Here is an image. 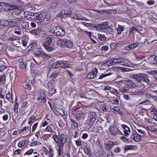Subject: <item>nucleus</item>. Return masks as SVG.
Here are the masks:
<instances>
[{"label": "nucleus", "instance_id": "1", "mask_svg": "<svg viewBox=\"0 0 157 157\" xmlns=\"http://www.w3.org/2000/svg\"><path fill=\"white\" fill-rule=\"evenodd\" d=\"M131 78L136 80L138 82L136 87H139L140 89L144 88L145 85H151L152 82L151 78L146 74L143 73L133 74L131 75Z\"/></svg>", "mask_w": 157, "mask_h": 157}, {"label": "nucleus", "instance_id": "2", "mask_svg": "<svg viewBox=\"0 0 157 157\" xmlns=\"http://www.w3.org/2000/svg\"><path fill=\"white\" fill-rule=\"evenodd\" d=\"M51 31L52 33L53 34L59 36H64L65 33V32L63 28L59 26H57L53 28Z\"/></svg>", "mask_w": 157, "mask_h": 157}, {"label": "nucleus", "instance_id": "3", "mask_svg": "<svg viewBox=\"0 0 157 157\" xmlns=\"http://www.w3.org/2000/svg\"><path fill=\"white\" fill-rule=\"evenodd\" d=\"M58 43L62 47L67 48H71L74 45L73 42L71 40L68 39H59L58 41Z\"/></svg>", "mask_w": 157, "mask_h": 157}, {"label": "nucleus", "instance_id": "4", "mask_svg": "<svg viewBox=\"0 0 157 157\" xmlns=\"http://www.w3.org/2000/svg\"><path fill=\"white\" fill-rule=\"evenodd\" d=\"M35 55L34 62L38 65L40 64L41 62L44 58V57L45 56V53L42 51H40L35 53Z\"/></svg>", "mask_w": 157, "mask_h": 157}, {"label": "nucleus", "instance_id": "5", "mask_svg": "<svg viewBox=\"0 0 157 157\" xmlns=\"http://www.w3.org/2000/svg\"><path fill=\"white\" fill-rule=\"evenodd\" d=\"M96 113L95 112H90L86 120L87 124L90 127L96 121Z\"/></svg>", "mask_w": 157, "mask_h": 157}, {"label": "nucleus", "instance_id": "6", "mask_svg": "<svg viewBox=\"0 0 157 157\" xmlns=\"http://www.w3.org/2000/svg\"><path fill=\"white\" fill-rule=\"evenodd\" d=\"M37 17V19L40 21V22L43 25L47 24L49 22V20L46 17L45 13L39 14Z\"/></svg>", "mask_w": 157, "mask_h": 157}, {"label": "nucleus", "instance_id": "7", "mask_svg": "<svg viewBox=\"0 0 157 157\" xmlns=\"http://www.w3.org/2000/svg\"><path fill=\"white\" fill-rule=\"evenodd\" d=\"M109 133L113 136H115L116 135L121 132L117 128L113 125L109 126L108 128Z\"/></svg>", "mask_w": 157, "mask_h": 157}, {"label": "nucleus", "instance_id": "8", "mask_svg": "<svg viewBox=\"0 0 157 157\" xmlns=\"http://www.w3.org/2000/svg\"><path fill=\"white\" fill-rule=\"evenodd\" d=\"M49 94L51 95L55 94L56 89L55 88V85L53 81H50L48 84Z\"/></svg>", "mask_w": 157, "mask_h": 157}, {"label": "nucleus", "instance_id": "9", "mask_svg": "<svg viewBox=\"0 0 157 157\" xmlns=\"http://www.w3.org/2000/svg\"><path fill=\"white\" fill-rule=\"evenodd\" d=\"M140 100L138 101V104L139 105L143 104V106L145 108H144V109L147 110L150 109L152 107V105L151 104V102L149 100H147L146 101L140 102Z\"/></svg>", "mask_w": 157, "mask_h": 157}, {"label": "nucleus", "instance_id": "10", "mask_svg": "<svg viewBox=\"0 0 157 157\" xmlns=\"http://www.w3.org/2000/svg\"><path fill=\"white\" fill-rule=\"evenodd\" d=\"M72 14L71 11L64 10L60 12L57 15V17L63 18L67 17H69Z\"/></svg>", "mask_w": 157, "mask_h": 157}, {"label": "nucleus", "instance_id": "11", "mask_svg": "<svg viewBox=\"0 0 157 157\" xmlns=\"http://www.w3.org/2000/svg\"><path fill=\"white\" fill-rule=\"evenodd\" d=\"M147 61L151 65H155L157 63V56L152 55L147 59Z\"/></svg>", "mask_w": 157, "mask_h": 157}, {"label": "nucleus", "instance_id": "12", "mask_svg": "<svg viewBox=\"0 0 157 157\" xmlns=\"http://www.w3.org/2000/svg\"><path fill=\"white\" fill-rule=\"evenodd\" d=\"M98 70L96 68H94L92 72H90L87 75V78L91 79L94 78L97 74Z\"/></svg>", "mask_w": 157, "mask_h": 157}, {"label": "nucleus", "instance_id": "13", "mask_svg": "<svg viewBox=\"0 0 157 157\" xmlns=\"http://www.w3.org/2000/svg\"><path fill=\"white\" fill-rule=\"evenodd\" d=\"M9 4L0 2V11L1 12H6L9 11Z\"/></svg>", "mask_w": 157, "mask_h": 157}, {"label": "nucleus", "instance_id": "14", "mask_svg": "<svg viewBox=\"0 0 157 157\" xmlns=\"http://www.w3.org/2000/svg\"><path fill=\"white\" fill-rule=\"evenodd\" d=\"M60 145L62 147L67 141V137L65 134H62L59 138Z\"/></svg>", "mask_w": 157, "mask_h": 157}, {"label": "nucleus", "instance_id": "15", "mask_svg": "<svg viewBox=\"0 0 157 157\" xmlns=\"http://www.w3.org/2000/svg\"><path fill=\"white\" fill-rule=\"evenodd\" d=\"M139 45L138 43H134L127 46L125 48V49L127 51H130L133 50L137 48Z\"/></svg>", "mask_w": 157, "mask_h": 157}, {"label": "nucleus", "instance_id": "16", "mask_svg": "<svg viewBox=\"0 0 157 157\" xmlns=\"http://www.w3.org/2000/svg\"><path fill=\"white\" fill-rule=\"evenodd\" d=\"M130 138L133 139L134 141L136 142L140 141L142 140L140 135L136 132L135 133H133L131 135Z\"/></svg>", "mask_w": 157, "mask_h": 157}, {"label": "nucleus", "instance_id": "17", "mask_svg": "<svg viewBox=\"0 0 157 157\" xmlns=\"http://www.w3.org/2000/svg\"><path fill=\"white\" fill-rule=\"evenodd\" d=\"M19 62L20 68L21 70L25 69L26 67L27 63L26 61L22 59L21 58L18 59Z\"/></svg>", "mask_w": 157, "mask_h": 157}, {"label": "nucleus", "instance_id": "18", "mask_svg": "<svg viewBox=\"0 0 157 157\" xmlns=\"http://www.w3.org/2000/svg\"><path fill=\"white\" fill-rule=\"evenodd\" d=\"M62 74L61 71L60 69L55 71L51 74L50 78L54 79L56 78L58 75H61Z\"/></svg>", "mask_w": 157, "mask_h": 157}, {"label": "nucleus", "instance_id": "19", "mask_svg": "<svg viewBox=\"0 0 157 157\" xmlns=\"http://www.w3.org/2000/svg\"><path fill=\"white\" fill-rule=\"evenodd\" d=\"M41 31V29L40 28H38L36 29H34L32 30H30L29 31V33L33 35L37 36L40 34Z\"/></svg>", "mask_w": 157, "mask_h": 157}, {"label": "nucleus", "instance_id": "20", "mask_svg": "<svg viewBox=\"0 0 157 157\" xmlns=\"http://www.w3.org/2000/svg\"><path fill=\"white\" fill-rule=\"evenodd\" d=\"M111 109L112 112L115 113L116 114L117 113L121 116H122L123 115L122 111L117 106H115L113 108Z\"/></svg>", "mask_w": 157, "mask_h": 157}, {"label": "nucleus", "instance_id": "21", "mask_svg": "<svg viewBox=\"0 0 157 157\" xmlns=\"http://www.w3.org/2000/svg\"><path fill=\"white\" fill-rule=\"evenodd\" d=\"M19 23L22 27L25 29H28L29 28L30 29H31V28L29 26V23L24 20L20 21Z\"/></svg>", "mask_w": 157, "mask_h": 157}, {"label": "nucleus", "instance_id": "22", "mask_svg": "<svg viewBox=\"0 0 157 157\" xmlns=\"http://www.w3.org/2000/svg\"><path fill=\"white\" fill-rule=\"evenodd\" d=\"M121 127L124 130V132L125 135L126 136H128L129 135V133L128 132H130V129L127 126L124 125H121Z\"/></svg>", "mask_w": 157, "mask_h": 157}, {"label": "nucleus", "instance_id": "23", "mask_svg": "<svg viewBox=\"0 0 157 157\" xmlns=\"http://www.w3.org/2000/svg\"><path fill=\"white\" fill-rule=\"evenodd\" d=\"M7 40L9 41L11 40L12 41L13 43L14 41H17V42H19L20 41V38L18 36L12 35L10 37L8 38Z\"/></svg>", "mask_w": 157, "mask_h": 157}, {"label": "nucleus", "instance_id": "24", "mask_svg": "<svg viewBox=\"0 0 157 157\" xmlns=\"http://www.w3.org/2000/svg\"><path fill=\"white\" fill-rule=\"evenodd\" d=\"M60 67L67 68L69 67V62L67 61L60 60Z\"/></svg>", "mask_w": 157, "mask_h": 157}, {"label": "nucleus", "instance_id": "25", "mask_svg": "<svg viewBox=\"0 0 157 157\" xmlns=\"http://www.w3.org/2000/svg\"><path fill=\"white\" fill-rule=\"evenodd\" d=\"M21 12L20 11H14L12 13V15L13 17L16 19H19L21 17L20 14ZM21 17L22 16H21Z\"/></svg>", "mask_w": 157, "mask_h": 157}, {"label": "nucleus", "instance_id": "26", "mask_svg": "<svg viewBox=\"0 0 157 157\" xmlns=\"http://www.w3.org/2000/svg\"><path fill=\"white\" fill-rule=\"evenodd\" d=\"M50 44H43V47L48 52H51L53 50L54 47L53 46H49Z\"/></svg>", "mask_w": 157, "mask_h": 157}, {"label": "nucleus", "instance_id": "27", "mask_svg": "<svg viewBox=\"0 0 157 157\" xmlns=\"http://www.w3.org/2000/svg\"><path fill=\"white\" fill-rule=\"evenodd\" d=\"M126 85L128 86L129 87H132V86L133 87L134 86H136V85L134 84V82L130 80H127L125 82Z\"/></svg>", "mask_w": 157, "mask_h": 157}, {"label": "nucleus", "instance_id": "28", "mask_svg": "<svg viewBox=\"0 0 157 157\" xmlns=\"http://www.w3.org/2000/svg\"><path fill=\"white\" fill-rule=\"evenodd\" d=\"M76 116V119L77 120H79L82 116V112L81 111H76L73 113Z\"/></svg>", "mask_w": 157, "mask_h": 157}, {"label": "nucleus", "instance_id": "29", "mask_svg": "<svg viewBox=\"0 0 157 157\" xmlns=\"http://www.w3.org/2000/svg\"><path fill=\"white\" fill-rule=\"evenodd\" d=\"M60 60L57 61L53 63L52 65V68L55 69L60 67Z\"/></svg>", "mask_w": 157, "mask_h": 157}, {"label": "nucleus", "instance_id": "30", "mask_svg": "<svg viewBox=\"0 0 157 157\" xmlns=\"http://www.w3.org/2000/svg\"><path fill=\"white\" fill-rule=\"evenodd\" d=\"M54 37L53 36L48 37L46 38L45 42L44 44H51V43Z\"/></svg>", "mask_w": 157, "mask_h": 157}, {"label": "nucleus", "instance_id": "31", "mask_svg": "<svg viewBox=\"0 0 157 157\" xmlns=\"http://www.w3.org/2000/svg\"><path fill=\"white\" fill-rule=\"evenodd\" d=\"M102 28L103 31H105L106 28L109 26L108 22H103L101 24H100Z\"/></svg>", "mask_w": 157, "mask_h": 157}, {"label": "nucleus", "instance_id": "32", "mask_svg": "<svg viewBox=\"0 0 157 157\" xmlns=\"http://www.w3.org/2000/svg\"><path fill=\"white\" fill-rule=\"evenodd\" d=\"M104 32H106L107 33L113 34V29L110 26H108V27H107L105 29V30L104 31Z\"/></svg>", "mask_w": 157, "mask_h": 157}, {"label": "nucleus", "instance_id": "33", "mask_svg": "<svg viewBox=\"0 0 157 157\" xmlns=\"http://www.w3.org/2000/svg\"><path fill=\"white\" fill-rule=\"evenodd\" d=\"M84 153L86 155H87L90 156L91 155V150L90 148L86 147L83 148Z\"/></svg>", "mask_w": 157, "mask_h": 157}, {"label": "nucleus", "instance_id": "34", "mask_svg": "<svg viewBox=\"0 0 157 157\" xmlns=\"http://www.w3.org/2000/svg\"><path fill=\"white\" fill-rule=\"evenodd\" d=\"M109 90H110V92H111L112 94H115V95L118 96V92L117 90H116L115 89L112 88V87H110L109 88Z\"/></svg>", "mask_w": 157, "mask_h": 157}, {"label": "nucleus", "instance_id": "35", "mask_svg": "<svg viewBox=\"0 0 157 157\" xmlns=\"http://www.w3.org/2000/svg\"><path fill=\"white\" fill-rule=\"evenodd\" d=\"M38 101L41 103H44L46 101V99L45 96L43 97H38Z\"/></svg>", "mask_w": 157, "mask_h": 157}, {"label": "nucleus", "instance_id": "36", "mask_svg": "<svg viewBox=\"0 0 157 157\" xmlns=\"http://www.w3.org/2000/svg\"><path fill=\"white\" fill-rule=\"evenodd\" d=\"M114 60L116 61V60H117L118 61L117 62H118V63H124V62H125L127 60L126 59H124L123 58H117V59H113Z\"/></svg>", "mask_w": 157, "mask_h": 157}, {"label": "nucleus", "instance_id": "37", "mask_svg": "<svg viewBox=\"0 0 157 157\" xmlns=\"http://www.w3.org/2000/svg\"><path fill=\"white\" fill-rule=\"evenodd\" d=\"M27 140L25 139H23L22 141L20 142L18 144V146L20 148H21L23 147L26 144Z\"/></svg>", "mask_w": 157, "mask_h": 157}, {"label": "nucleus", "instance_id": "38", "mask_svg": "<svg viewBox=\"0 0 157 157\" xmlns=\"http://www.w3.org/2000/svg\"><path fill=\"white\" fill-rule=\"evenodd\" d=\"M135 147V146L134 145H126L124 147L125 151H127L128 150H132L133 148Z\"/></svg>", "mask_w": 157, "mask_h": 157}, {"label": "nucleus", "instance_id": "39", "mask_svg": "<svg viewBox=\"0 0 157 157\" xmlns=\"http://www.w3.org/2000/svg\"><path fill=\"white\" fill-rule=\"evenodd\" d=\"M9 11L18 9L17 6L13 4H9Z\"/></svg>", "mask_w": 157, "mask_h": 157}, {"label": "nucleus", "instance_id": "40", "mask_svg": "<svg viewBox=\"0 0 157 157\" xmlns=\"http://www.w3.org/2000/svg\"><path fill=\"white\" fill-rule=\"evenodd\" d=\"M105 148L107 151L110 150L111 149V147L110 144H109V141L106 142L104 144Z\"/></svg>", "mask_w": 157, "mask_h": 157}, {"label": "nucleus", "instance_id": "41", "mask_svg": "<svg viewBox=\"0 0 157 157\" xmlns=\"http://www.w3.org/2000/svg\"><path fill=\"white\" fill-rule=\"evenodd\" d=\"M114 61L113 59V60L109 59L105 62V64L108 66L112 65V64H114Z\"/></svg>", "mask_w": 157, "mask_h": 157}, {"label": "nucleus", "instance_id": "42", "mask_svg": "<svg viewBox=\"0 0 157 157\" xmlns=\"http://www.w3.org/2000/svg\"><path fill=\"white\" fill-rule=\"evenodd\" d=\"M124 30L123 27L121 26V25H119V26L117 28V33L118 34H120L121 32Z\"/></svg>", "mask_w": 157, "mask_h": 157}, {"label": "nucleus", "instance_id": "43", "mask_svg": "<svg viewBox=\"0 0 157 157\" xmlns=\"http://www.w3.org/2000/svg\"><path fill=\"white\" fill-rule=\"evenodd\" d=\"M41 96L43 97L45 96V92L42 89L40 90L38 92V97Z\"/></svg>", "mask_w": 157, "mask_h": 157}, {"label": "nucleus", "instance_id": "44", "mask_svg": "<svg viewBox=\"0 0 157 157\" xmlns=\"http://www.w3.org/2000/svg\"><path fill=\"white\" fill-rule=\"evenodd\" d=\"M127 86L126 85V86H124L123 87H121V91L122 92L130 93L129 90L126 88Z\"/></svg>", "mask_w": 157, "mask_h": 157}, {"label": "nucleus", "instance_id": "45", "mask_svg": "<svg viewBox=\"0 0 157 157\" xmlns=\"http://www.w3.org/2000/svg\"><path fill=\"white\" fill-rule=\"evenodd\" d=\"M71 17L74 18L78 20H84L83 18H82L81 17L78 16L77 14H74L73 15V16H71Z\"/></svg>", "mask_w": 157, "mask_h": 157}, {"label": "nucleus", "instance_id": "46", "mask_svg": "<svg viewBox=\"0 0 157 157\" xmlns=\"http://www.w3.org/2000/svg\"><path fill=\"white\" fill-rule=\"evenodd\" d=\"M24 87L26 89L29 90H30L31 89V86L30 84L26 82L24 84Z\"/></svg>", "mask_w": 157, "mask_h": 157}, {"label": "nucleus", "instance_id": "47", "mask_svg": "<svg viewBox=\"0 0 157 157\" xmlns=\"http://www.w3.org/2000/svg\"><path fill=\"white\" fill-rule=\"evenodd\" d=\"M98 36L99 37V39L101 41L105 40L106 38V37L104 35H102L98 34Z\"/></svg>", "mask_w": 157, "mask_h": 157}, {"label": "nucleus", "instance_id": "48", "mask_svg": "<svg viewBox=\"0 0 157 157\" xmlns=\"http://www.w3.org/2000/svg\"><path fill=\"white\" fill-rule=\"evenodd\" d=\"M54 141L57 144H58L59 143V138L58 137L57 135H53L52 136Z\"/></svg>", "mask_w": 157, "mask_h": 157}, {"label": "nucleus", "instance_id": "49", "mask_svg": "<svg viewBox=\"0 0 157 157\" xmlns=\"http://www.w3.org/2000/svg\"><path fill=\"white\" fill-rule=\"evenodd\" d=\"M135 30H138L135 27H132L129 29V32L128 35L130 36V35H131L133 32Z\"/></svg>", "mask_w": 157, "mask_h": 157}, {"label": "nucleus", "instance_id": "50", "mask_svg": "<svg viewBox=\"0 0 157 157\" xmlns=\"http://www.w3.org/2000/svg\"><path fill=\"white\" fill-rule=\"evenodd\" d=\"M18 103L17 102H16L15 104V106L14 107V112L15 113H17L18 112Z\"/></svg>", "mask_w": 157, "mask_h": 157}, {"label": "nucleus", "instance_id": "51", "mask_svg": "<svg viewBox=\"0 0 157 157\" xmlns=\"http://www.w3.org/2000/svg\"><path fill=\"white\" fill-rule=\"evenodd\" d=\"M71 122V124L73 125V126L75 128H77L78 126V124L77 122H75V120L72 119H70Z\"/></svg>", "mask_w": 157, "mask_h": 157}, {"label": "nucleus", "instance_id": "52", "mask_svg": "<svg viewBox=\"0 0 157 157\" xmlns=\"http://www.w3.org/2000/svg\"><path fill=\"white\" fill-rule=\"evenodd\" d=\"M35 117H34L33 116H32L30 118H29V119L30 120V121H29L28 122V124H30L32 122H34L35 121L34 120L35 119Z\"/></svg>", "mask_w": 157, "mask_h": 157}, {"label": "nucleus", "instance_id": "53", "mask_svg": "<svg viewBox=\"0 0 157 157\" xmlns=\"http://www.w3.org/2000/svg\"><path fill=\"white\" fill-rule=\"evenodd\" d=\"M112 74L111 73H109L108 74H102L101 75V76H100V77L99 78V79H102L103 78L108 76Z\"/></svg>", "mask_w": 157, "mask_h": 157}, {"label": "nucleus", "instance_id": "54", "mask_svg": "<svg viewBox=\"0 0 157 157\" xmlns=\"http://www.w3.org/2000/svg\"><path fill=\"white\" fill-rule=\"evenodd\" d=\"M95 27L96 28V29L99 31H102V28L100 24H98L97 25L95 26Z\"/></svg>", "mask_w": 157, "mask_h": 157}, {"label": "nucleus", "instance_id": "55", "mask_svg": "<svg viewBox=\"0 0 157 157\" xmlns=\"http://www.w3.org/2000/svg\"><path fill=\"white\" fill-rule=\"evenodd\" d=\"M75 143L77 146H80L81 145L82 141L79 140H76Z\"/></svg>", "mask_w": 157, "mask_h": 157}, {"label": "nucleus", "instance_id": "56", "mask_svg": "<svg viewBox=\"0 0 157 157\" xmlns=\"http://www.w3.org/2000/svg\"><path fill=\"white\" fill-rule=\"evenodd\" d=\"M33 149H31L27 151L26 153L24 154V155H31L33 152Z\"/></svg>", "mask_w": 157, "mask_h": 157}, {"label": "nucleus", "instance_id": "57", "mask_svg": "<svg viewBox=\"0 0 157 157\" xmlns=\"http://www.w3.org/2000/svg\"><path fill=\"white\" fill-rule=\"evenodd\" d=\"M7 66L4 65H2L0 66V71L2 72L6 68Z\"/></svg>", "mask_w": 157, "mask_h": 157}, {"label": "nucleus", "instance_id": "58", "mask_svg": "<svg viewBox=\"0 0 157 157\" xmlns=\"http://www.w3.org/2000/svg\"><path fill=\"white\" fill-rule=\"evenodd\" d=\"M14 32L17 34L20 35L21 34V31L19 29H16L14 30Z\"/></svg>", "mask_w": 157, "mask_h": 157}, {"label": "nucleus", "instance_id": "59", "mask_svg": "<svg viewBox=\"0 0 157 157\" xmlns=\"http://www.w3.org/2000/svg\"><path fill=\"white\" fill-rule=\"evenodd\" d=\"M38 124V123H36L33 126L32 131L33 132L35 130L36 128H37Z\"/></svg>", "mask_w": 157, "mask_h": 157}, {"label": "nucleus", "instance_id": "60", "mask_svg": "<svg viewBox=\"0 0 157 157\" xmlns=\"http://www.w3.org/2000/svg\"><path fill=\"white\" fill-rule=\"evenodd\" d=\"M45 130L47 132H51L52 131V129L50 126H48L46 128Z\"/></svg>", "mask_w": 157, "mask_h": 157}, {"label": "nucleus", "instance_id": "61", "mask_svg": "<svg viewBox=\"0 0 157 157\" xmlns=\"http://www.w3.org/2000/svg\"><path fill=\"white\" fill-rule=\"evenodd\" d=\"M53 150L51 149H49L48 155V156L49 157H52L53 156Z\"/></svg>", "mask_w": 157, "mask_h": 157}, {"label": "nucleus", "instance_id": "62", "mask_svg": "<svg viewBox=\"0 0 157 157\" xmlns=\"http://www.w3.org/2000/svg\"><path fill=\"white\" fill-rule=\"evenodd\" d=\"M151 98H152L157 103V97L156 96L154 95L151 94Z\"/></svg>", "mask_w": 157, "mask_h": 157}, {"label": "nucleus", "instance_id": "63", "mask_svg": "<svg viewBox=\"0 0 157 157\" xmlns=\"http://www.w3.org/2000/svg\"><path fill=\"white\" fill-rule=\"evenodd\" d=\"M82 24L87 27H91L92 26V24L83 22Z\"/></svg>", "mask_w": 157, "mask_h": 157}, {"label": "nucleus", "instance_id": "64", "mask_svg": "<svg viewBox=\"0 0 157 157\" xmlns=\"http://www.w3.org/2000/svg\"><path fill=\"white\" fill-rule=\"evenodd\" d=\"M144 94L146 97L148 99L151 98V94H148L147 92H146Z\"/></svg>", "mask_w": 157, "mask_h": 157}]
</instances>
